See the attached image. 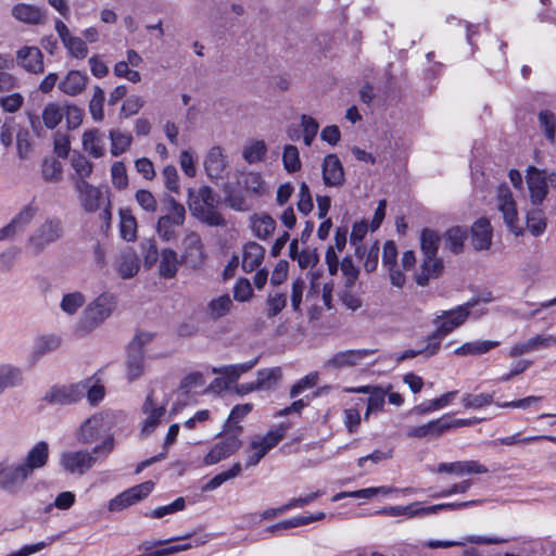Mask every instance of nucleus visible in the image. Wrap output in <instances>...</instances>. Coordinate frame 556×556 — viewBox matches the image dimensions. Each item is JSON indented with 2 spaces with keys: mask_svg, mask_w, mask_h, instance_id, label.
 Listing matches in <instances>:
<instances>
[{
  "mask_svg": "<svg viewBox=\"0 0 556 556\" xmlns=\"http://www.w3.org/2000/svg\"><path fill=\"white\" fill-rule=\"evenodd\" d=\"M50 448L46 441H38L21 460L4 458L0 462V489L7 492L20 490L49 460Z\"/></svg>",
  "mask_w": 556,
  "mask_h": 556,
  "instance_id": "obj_1",
  "label": "nucleus"
},
{
  "mask_svg": "<svg viewBox=\"0 0 556 556\" xmlns=\"http://www.w3.org/2000/svg\"><path fill=\"white\" fill-rule=\"evenodd\" d=\"M115 437L109 435L91 450H68L60 454L61 469L72 476H84L99 459L108 457L115 448Z\"/></svg>",
  "mask_w": 556,
  "mask_h": 556,
  "instance_id": "obj_2",
  "label": "nucleus"
},
{
  "mask_svg": "<svg viewBox=\"0 0 556 556\" xmlns=\"http://www.w3.org/2000/svg\"><path fill=\"white\" fill-rule=\"evenodd\" d=\"M241 192L230 190L225 197V203L237 212H248L252 208V200L267 193V184L258 172L242 173L238 179Z\"/></svg>",
  "mask_w": 556,
  "mask_h": 556,
  "instance_id": "obj_3",
  "label": "nucleus"
},
{
  "mask_svg": "<svg viewBox=\"0 0 556 556\" xmlns=\"http://www.w3.org/2000/svg\"><path fill=\"white\" fill-rule=\"evenodd\" d=\"M116 307L117 299L113 293L103 292L99 294L85 307L74 328V333L77 337L88 336L110 318Z\"/></svg>",
  "mask_w": 556,
  "mask_h": 556,
  "instance_id": "obj_4",
  "label": "nucleus"
},
{
  "mask_svg": "<svg viewBox=\"0 0 556 556\" xmlns=\"http://www.w3.org/2000/svg\"><path fill=\"white\" fill-rule=\"evenodd\" d=\"M476 302H467L463 305H458L453 309L443 311L438 315L433 323L437 325V329L428 336V344L426 345L427 356L435 355L441 346V340L453 332L456 328L460 327L468 318L470 308Z\"/></svg>",
  "mask_w": 556,
  "mask_h": 556,
  "instance_id": "obj_5",
  "label": "nucleus"
},
{
  "mask_svg": "<svg viewBox=\"0 0 556 556\" xmlns=\"http://www.w3.org/2000/svg\"><path fill=\"white\" fill-rule=\"evenodd\" d=\"M188 194L189 210L197 219L212 227L225 226V218L217 210L219 197L211 187L203 186L195 193L189 189Z\"/></svg>",
  "mask_w": 556,
  "mask_h": 556,
  "instance_id": "obj_6",
  "label": "nucleus"
},
{
  "mask_svg": "<svg viewBox=\"0 0 556 556\" xmlns=\"http://www.w3.org/2000/svg\"><path fill=\"white\" fill-rule=\"evenodd\" d=\"M116 416L111 410H102L91 415L75 431V438L79 444L90 445L114 435L112 429L115 426Z\"/></svg>",
  "mask_w": 556,
  "mask_h": 556,
  "instance_id": "obj_7",
  "label": "nucleus"
},
{
  "mask_svg": "<svg viewBox=\"0 0 556 556\" xmlns=\"http://www.w3.org/2000/svg\"><path fill=\"white\" fill-rule=\"evenodd\" d=\"M162 212L156 222V233L162 241L168 242L178 237L177 228L185 224L186 208L174 197L166 195L163 199Z\"/></svg>",
  "mask_w": 556,
  "mask_h": 556,
  "instance_id": "obj_8",
  "label": "nucleus"
},
{
  "mask_svg": "<svg viewBox=\"0 0 556 556\" xmlns=\"http://www.w3.org/2000/svg\"><path fill=\"white\" fill-rule=\"evenodd\" d=\"M62 220L58 217H49L37 227L27 239V248L34 255H39L45 249L63 237Z\"/></svg>",
  "mask_w": 556,
  "mask_h": 556,
  "instance_id": "obj_9",
  "label": "nucleus"
},
{
  "mask_svg": "<svg viewBox=\"0 0 556 556\" xmlns=\"http://www.w3.org/2000/svg\"><path fill=\"white\" fill-rule=\"evenodd\" d=\"M495 205L509 231L516 237L522 236L525 229L519 224L517 204L507 185L503 184L497 187Z\"/></svg>",
  "mask_w": 556,
  "mask_h": 556,
  "instance_id": "obj_10",
  "label": "nucleus"
},
{
  "mask_svg": "<svg viewBox=\"0 0 556 556\" xmlns=\"http://www.w3.org/2000/svg\"><path fill=\"white\" fill-rule=\"evenodd\" d=\"M152 336L148 332L137 333L127 349L125 362L126 377L129 382L139 379L144 372V351L143 346L148 344Z\"/></svg>",
  "mask_w": 556,
  "mask_h": 556,
  "instance_id": "obj_11",
  "label": "nucleus"
},
{
  "mask_svg": "<svg viewBox=\"0 0 556 556\" xmlns=\"http://www.w3.org/2000/svg\"><path fill=\"white\" fill-rule=\"evenodd\" d=\"M166 401H160L155 393L150 392L141 407L142 414L146 416L142 420L141 433L144 437L154 432L166 413Z\"/></svg>",
  "mask_w": 556,
  "mask_h": 556,
  "instance_id": "obj_12",
  "label": "nucleus"
},
{
  "mask_svg": "<svg viewBox=\"0 0 556 556\" xmlns=\"http://www.w3.org/2000/svg\"><path fill=\"white\" fill-rule=\"evenodd\" d=\"M88 382H77L52 387L46 394L45 401L54 405H71L85 396Z\"/></svg>",
  "mask_w": 556,
  "mask_h": 556,
  "instance_id": "obj_13",
  "label": "nucleus"
},
{
  "mask_svg": "<svg viewBox=\"0 0 556 556\" xmlns=\"http://www.w3.org/2000/svg\"><path fill=\"white\" fill-rule=\"evenodd\" d=\"M204 169L212 181L224 179L228 176L229 160L220 146L212 147L204 156Z\"/></svg>",
  "mask_w": 556,
  "mask_h": 556,
  "instance_id": "obj_14",
  "label": "nucleus"
},
{
  "mask_svg": "<svg viewBox=\"0 0 556 556\" xmlns=\"http://www.w3.org/2000/svg\"><path fill=\"white\" fill-rule=\"evenodd\" d=\"M153 488L154 483L152 481H146L129 488L112 498L108 508L110 511H121L147 497Z\"/></svg>",
  "mask_w": 556,
  "mask_h": 556,
  "instance_id": "obj_15",
  "label": "nucleus"
},
{
  "mask_svg": "<svg viewBox=\"0 0 556 556\" xmlns=\"http://www.w3.org/2000/svg\"><path fill=\"white\" fill-rule=\"evenodd\" d=\"M376 352V350L370 349H359V350H346L336 353L331 358H329L325 366L331 369H343L348 367H353L361 365L364 359L369 357Z\"/></svg>",
  "mask_w": 556,
  "mask_h": 556,
  "instance_id": "obj_16",
  "label": "nucleus"
},
{
  "mask_svg": "<svg viewBox=\"0 0 556 556\" xmlns=\"http://www.w3.org/2000/svg\"><path fill=\"white\" fill-rule=\"evenodd\" d=\"M241 446L239 433L228 434L217 442L204 457V464L215 465L236 453Z\"/></svg>",
  "mask_w": 556,
  "mask_h": 556,
  "instance_id": "obj_17",
  "label": "nucleus"
},
{
  "mask_svg": "<svg viewBox=\"0 0 556 556\" xmlns=\"http://www.w3.org/2000/svg\"><path fill=\"white\" fill-rule=\"evenodd\" d=\"M450 431L448 415L420 426L409 427L407 437L417 439H437Z\"/></svg>",
  "mask_w": 556,
  "mask_h": 556,
  "instance_id": "obj_18",
  "label": "nucleus"
},
{
  "mask_svg": "<svg viewBox=\"0 0 556 556\" xmlns=\"http://www.w3.org/2000/svg\"><path fill=\"white\" fill-rule=\"evenodd\" d=\"M182 262L191 267H200L205 258L201 237L197 232H190L184 239Z\"/></svg>",
  "mask_w": 556,
  "mask_h": 556,
  "instance_id": "obj_19",
  "label": "nucleus"
},
{
  "mask_svg": "<svg viewBox=\"0 0 556 556\" xmlns=\"http://www.w3.org/2000/svg\"><path fill=\"white\" fill-rule=\"evenodd\" d=\"M527 186L530 201L533 205H541L547 195L546 176L536 167L530 166L527 172Z\"/></svg>",
  "mask_w": 556,
  "mask_h": 556,
  "instance_id": "obj_20",
  "label": "nucleus"
},
{
  "mask_svg": "<svg viewBox=\"0 0 556 556\" xmlns=\"http://www.w3.org/2000/svg\"><path fill=\"white\" fill-rule=\"evenodd\" d=\"M556 345V337L553 334L542 336L536 334L526 341L515 343L508 353L510 357H518L520 355L538 351L541 349H547Z\"/></svg>",
  "mask_w": 556,
  "mask_h": 556,
  "instance_id": "obj_21",
  "label": "nucleus"
},
{
  "mask_svg": "<svg viewBox=\"0 0 556 556\" xmlns=\"http://www.w3.org/2000/svg\"><path fill=\"white\" fill-rule=\"evenodd\" d=\"M323 180L328 187H340L344 182V170L336 154H328L323 162Z\"/></svg>",
  "mask_w": 556,
  "mask_h": 556,
  "instance_id": "obj_22",
  "label": "nucleus"
},
{
  "mask_svg": "<svg viewBox=\"0 0 556 556\" xmlns=\"http://www.w3.org/2000/svg\"><path fill=\"white\" fill-rule=\"evenodd\" d=\"M80 200V204L86 212L93 213L100 208L102 192L99 188L88 181H79L75 186Z\"/></svg>",
  "mask_w": 556,
  "mask_h": 556,
  "instance_id": "obj_23",
  "label": "nucleus"
},
{
  "mask_svg": "<svg viewBox=\"0 0 556 556\" xmlns=\"http://www.w3.org/2000/svg\"><path fill=\"white\" fill-rule=\"evenodd\" d=\"M493 229L486 218H479L471 226V244L476 251L489 250L492 244Z\"/></svg>",
  "mask_w": 556,
  "mask_h": 556,
  "instance_id": "obj_24",
  "label": "nucleus"
},
{
  "mask_svg": "<svg viewBox=\"0 0 556 556\" xmlns=\"http://www.w3.org/2000/svg\"><path fill=\"white\" fill-rule=\"evenodd\" d=\"M17 63L29 73L43 72V55L36 47H23L17 51Z\"/></svg>",
  "mask_w": 556,
  "mask_h": 556,
  "instance_id": "obj_25",
  "label": "nucleus"
},
{
  "mask_svg": "<svg viewBox=\"0 0 556 556\" xmlns=\"http://www.w3.org/2000/svg\"><path fill=\"white\" fill-rule=\"evenodd\" d=\"M83 149L90 156L100 159L105 153V136L98 128L86 130L83 135Z\"/></svg>",
  "mask_w": 556,
  "mask_h": 556,
  "instance_id": "obj_26",
  "label": "nucleus"
},
{
  "mask_svg": "<svg viewBox=\"0 0 556 556\" xmlns=\"http://www.w3.org/2000/svg\"><path fill=\"white\" fill-rule=\"evenodd\" d=\"M12 15L20 22L39 25L46 20L45 11L36 5L28 3H18L12 8Z\"/></svg>",
  "mask_w": 556,
  "mask_h": 556,
  "instance_id": "obj_27",
  "label": "nucleus"
},
{
  "mask_svg": "<svg viewBox=\"0 0 556 556\" xmlns=\"http://www.w3.org/2000/svg\"><path fill=\"white\" fill-rule=\"evenodd\" d=\"M265 249L254 242L250 241L244 244L242 252V269L245 273H251L257 269L263 263Z\"/></svg>",
  "mask_w": 556,
  "mask_h": 556,
  "instance_id": "obj_28",
  "label": "nucleus"
},
{
  "mask_svg": "<svg viewBox=\"0 0 556 556\" xmlns=\"http://www.w3.org/2000/svg\"><path fill=\"white\" fill-rule=\"evenodd\" d=\"M140 262L132 251H123L115 261V269L122 279H130L137 275Z\"/></svg>",
  "mask_w": 556,
  "mask_h": 556,
  "instance_id": "obj_29",
  "label": "nucleus"
},
{
  "mask_svg": "<svg viewBox=\"0 0 556 556\" xmlns=\"http://www.w3.org/2000/svg\"><path fill=\"white\" fill-rule=\"evenodd\" d=\"M23 381V371L20 367L10 363L0 364V396L7 389L22 386Z\"/></svg>",
  "mask_w": 556,
  "mask_h": 556,
  "instance_id": "obj_30",
  "label": "nucleus"
},
{
  "mask_svg": "<svg viewBox=\"0 0 556 556\" xmlns=\"http://www.w3.org/2000/svg\"><path fill=\"white\" fill-rule=\"evenodd\" d=\"M439 472L469 475V473H486L489 469L477 460L442 463L438 467Z\"/></svg>",
  "mask_w": 556,
  "mask_h": 556,
  "instance_id": "obj_31",
  "label": "nucleus"
},
{
  "mask_svg": "<svg viewBox=\"0 0 556 556\" xmlns=\"http://www.w3.org/2000/svg\"><path fill=\"white\" fill-rule=\"evenodd\" d=\"M421 503L415 502L406 506H390L386 507L382 510L378 511L379 514L397 517V516H406L408 518H414L417 516H426L431 515L439 506H428L421 507Z\"/></svg>",
  "mask_w": 556,
  "mask_h": 556,
  "instance_id": "obj_32",
  "label": "nucleus"
},
{
  "mask_svg": "<svg viewBox=\"0 0 556 556\" xmlns=\"http://www.w3.org/2000/svg\"><path fill=\"white\" fill-rule=\"evenodd\" d=\"M443 270V262L437 255H425L420 271L416 275V283L425 287L431 278H437Z\"/></svg>",
  "mask_w": 556,
  "mask_h": 556,
  "instance_id": "obj_33",
  "label": "nucleus"
},
{
  "mask_svg": "<svg viewBox=\"0 0 556 556\" xmlns=\"http://www.w3.org/2000/svg\"><path fill=\"white\" fill-rule=\"evenodd\" d=\"M497 346H500V341L496 340L470 341L456 348L454 354L457 356H478L483 355Z\"/></svg>",
  "mask_w": 556,
  "mask_h": 556,
  "instance_id": "obj_34",
  "label": "nucleus"
},
{
  "mask_svg": "<svg viewBox=\"0 0 556 556\" xmlns=\"http://www.w3.org/2000/svg\"><path fill=\"white\" fill-rule=\"evenodd\" d=\"M250 220L253 233L262 240H266L275 231L276 222L266 213L253 214Z\"/></svg>",
  "mask_w": 556,
  "mask_h": 556,
  "instance_id": "obj_35",
  "label": "nucleus"
},
{
  "mask_svg": "<svg viewBox=\"0 0 556 556\" xmlns=\"http://www.w3.org/2000/svg\"><path fill=\"white\" fill-rule=\"evenodd\" d=\"M87 79L86 74L79 71H71L59 83V88L65 94L76 96L85 89Z\"/></svg>",
  "mask_w": 556,
  "mask_h": 556,
  "instance_id": "obj_36",
  "label": "nucleus"
},
{
  "mask_svg": "<svg viewBox=\"0 0 556 556\" xmlns=\"http://www.w3.org/2000/svg\"><path fill=\"white\" fill-rule=\"evenodd\" d=\"M258 362V358L251 359L241 364L227 365L223 367H213L214 374L224 376L229 383L236 382L241 375L250 371Z\"/></svg>",
  "mask_w": 556,
  "mask_h": 556,
  "instance_id": "obj_37",
  "label": "nucleus"
},
{
  "mask_svg": "<svg viewBox=\"0 0 556 556\" xmlns=\"http://www.w3.org/2000/svg\"><path fill=\"white\" fill-rule=\"evenodd\" d=\"M62 344V338L56 334H45L38 337L33 346V357L39 359L45 354L56 351Z\"/></svg>",
  "mask_w": 556,
  "mask_h": 556,
  "instance_id": "obj_38",
  "label": "nucleus"
},
{
  "mask_svg": "<svg viewBox=\"0 0 556 556\" xmlns=\"http://www.w3.org/2000/svg\"><path fill=\"white\" fill-rule=\"evenodd\" d=\"M71 165L74 169V174L72 176V180L74 185L81 181H87L93 172V164L83 154H74L71 159Z\"/></svg>",
  "mask_w": 556,
  "mask_h": 556,
  "instance_id": "obj_39",
  "label": "nucleus"
},
{
  "mask_svg": "<svg viewBox=\"0 0 556 556\" xmlns=\"http://www.w3.org/2000/svg\"><path fill=\"white\" fill-rule=\"evenodd\" d=\"M526 224L529 232L534 237L542 236L547 227V219L542 208L534 207L527 212Z\"/></svg>",
  "mask_w": 556,
  "mask_h": 556,
  "instance_id": "obj_40",
  "label": "nucleus"
},
{
  "mask_svg": "<svg viewBox=\"0 0 556 556\" xmlns=\"http://www.w3.org/2000/svg\"><path fill=\"white\" fill-rule=\"evenodd\" d=\"M178 255L172 249H164L161 252V260L159 265V274L165 279H172L176 276L178 270Z\"/></svg>",
  "mask_w": 556,
  "mask_h": 556,
  "instance_id": "obj_41",
  "label": "nucleus"
},
{
  "mask_svg": "<svg viewBox=\"0 0 556 556\" xmlns=\"http://www.w3.org/2000/svg\"><path fill=\"white\" fill-rule=\"evenodd\" d=\"M467 238V231L460 226H454L447 229L443 236L444 245L454 254L463 251L464 242Z\"/></svg>",
  "mask_w": 556,
  "mask_h": 556,
  "instance_id": "obj_42",
  "label": "nucleus"
},
{
  "mask_svg": "<svg viewBox=\"0 0 556 556\" xmlns=\"http://www.w3.org/2000/svg\"><path fill=\"white\" fill-rule=\"evenodd\" d=\"M232 301L228 294H223L208 302L206 313L212 319H219L229 314Z\"/></svg>",
  "mask_w": 556,
  "mask_h": 556,
  "instance_id": "obj_43",
  "label": "nucleus"
},
{
  "mask_svg": "<svg viewBox=\"0 0 556 556\" xmlns=\"http://www.w3.org/2000/svg\"><path fill=\"white\" fill-rule=\"evenodd\" d=\"M441 237L438 231L425 228L420 233V249L425 255H437Z\"/></svg>",
  "mask_w": 556,
  "mask_h": 556,
  "instance_id": "obj_44",
  "label": "nucleus"
},
{
  "mask_svg": "<svg viewBox=\"0 0 556 556\" xmlns=\"http://www.w3.org/2000/svg\"><path fill=\"white\" fill-rule=\"evenodd\" d=\"M282 371L280 367L265 368L257 371L256 387L258 390H270L274 388L280 378Z\"/></svg>",
  "mask_w": 556,
  "mask_h": 556,
  "instance_id": "obj_45",
  "label": "nucleus"
},
{
  "mask_svg": "<svg viewBox=\"0 0 556 556\" xmlns=\"http://www.w3.org/2000/svg\"><path fill=\"white\" fill-rule=\"evenodd\" d=\"M119 229L124 240L130 242L137 237V220L129 210L119 211Z\"/></svg>",
  "mask_w": 556,
  "mask_h": 556,
  "instance_id": "obj_46",
  "label": "nucleus"
},
{
  "mask_svg": "<svg viewBox=\"0 0 556 556\" xmlns=\"http://www.w3.org/2000/svg\"><path fill=\"white\" fill-rule=\"evenodd\" d=\"M109 137L111 139V153L113 156H118L126 152L132 142L130 134H124L115 129L109 131Z\"/></svg>",
  "mask_w": 556,
  "mask_h": 556,
  "instance_id": "obj_47",
  "label": "nucleus"
},
{
  "mask_svg": "<svg viewBox=\"0 0 556 556\" xmlns=\"http://www.w3.org/2000/svg\"><path fill=\"white\" fill-rule=\"evenodd\" d=\"M266 152V143L263 140H254L243 148L242 156L247 163L254 164L263 161Z\"/></svg>",
  "mask_w": 556,
  "mask_h": 556,
  "instance_id": "obj_48",
  "label": "nucleus"
},
{
  "mask_svg": "<svg viewBox=\"0 0 556 556\" xmlns=\"http://www.w3.org/2000/svg\"><path fill=\"white\" fill-rule=\"evenodd\" d=\"M85 302L86 296L81 292L75 291L63 295L60 307L65 314L73 316L83 307Z\"/></svg>",
  "mask_w": 556,
  "mask_h": 556,
  "instance_id": "obj_49",
  "label": "nucleus"
},
{
  "mask_svg": "<svg viewBox=\"0 0 556 556\" xmlns=\"http://www.w3.org/2000/svg\"><path fill=\"white\" fill-rule=\"evenodd\" d=\"M39 208L37 204L31 201L26 204L13 218L12 224L16 227V229L21 232L23 231L33 220V218L38 213Z\"/></svg>",
  "mask_w": 556,
  "mask_h": 556,
  "instance_id": "obj_50",
  "label": "nucleus"
},
{
  "mask_svg": "<svg viewBox=\"0 0 556 556\" xmlns=\"http://www.w3.org/2000/svg\"><path fill=\"white\" fill-rule=\"evenodd\" d=\"M41 173L46 181L59 182L63 175L62 164L54 157L45 159L41 165Z\"/></svg>",
  "mask_w": 556,
  "mask_h": 556,
  "instance_id": "obj_51",
  "label": "nucleus"
},
{
  "mask_svg": "<svg viewBox=\"0 0 556 556\" xmlns=\"http://www.w3.org/2000/svg\"><path fill=\"white\" fill-rule=\"evenodd\" d=\"M540 128L543 130L545 138L551 142H555L556 137V116L552 111L542 110L539 115Z\"/></svg>",
  "mask_w": 556,
  "mask_h": 556,
  "instance_id": "obj_52",
  "label": "nucleus"
},
{
  "mask_svg": "<svg viewBox=\"0 0 556 556\" xmlns=\"http://www.w3.org/2000/svg\"><path fill=\"white\" fill-rule=\"evenodd\" d=\"M287 305V295L283 292L278 290H273L268 293L266 298V306L267 312L266 315L268 318H273L277 316Z\"/></svg>",
  "mask_w": 556,
  "mask_h": 556,
  "instance_id": "obj_53",
  "label": "nucleus"
},
{
  "mask_svg": "<svg viewBox=\"0 0 556 556\" xmlns=\"http://www.w3.org/2000/svg\"><path fill=\"white\" fill-rule=\"evenodd\" d=\"M64 105L58 103H48L42 112V119L46 127L53 129L55 128L64 117Z\"/></svg>",
  "mask_w": 556,
  "mask_h": 556,
  "instance_id": "obj_54",
  "label": "nucleus"
},
{
  "mask_svg": "<svg viewBox=\"0 0 556 556\" xmlns=\"http://www.w3.org/2000/svg\"><path fill=\"white\" fill-rule=\"evenodd\" d=\"M324 517H325L324 513H318L316 515H312L308 517H300V516L293 517L291 519H287V520H283L281 522L270 526L268 528V530L274 532V531H279V530L296 528V527L304 526V525H307V523L316 521V520H320Z\"/></svg>",
  "mask_w": 556,
  "mask_h": 556,
  "instance_id": "obj_55",
  "label": "nucleus"
},
{
  "mask_svg": "<svg viewBox=\"0 0 556 556\" xmlns=\"http://www.w3.org/2000/svg\"><path fill=\"white\" fill-rule=\"evenodd\" d=\"M493 403V394L480 393L471 394L465 393L462 397V404L467 409H480Z\"/></svg>",
  "mask_w": 556,
  "mask_h": 556,
  "instance_id": "obj_56",
  "label": "nucleus"
},
{
  "mask_svg": "<svg viewBox=\"0 0 556 556\" xmlns=\"http://www.w3.org/2000/svg\"><path fill=\"white\" fill-rule=\"evenodd\" d=\"M541 440H547L553 443H556V437H552V435H531V437L521 438L520 433H515L509 437L498 438L495 441H493V444L494 445L502 444V445H506V446H511V445H515L518 443H531V442H538Z\"/></svg>",
  "mask_w": 556,
  "mask_h": 556,
  "instance_id": "obj_57",
  "label": "nucleus"
},
{
  "mask_svg": "<svg viewBox=\"0 0 556 556\" xmlns=\"http://www.w3.org/2000/svg\"><path fill=\"white\" fill-rule=\"evenodd\" d=\"M283 167L288 173H295L301 169L299 149L295 146L287 144L282 153Z\"/></svg>",
  "mask_w": 556,
  "mask_h": 556,
  "instance_id": "obj_58",
  "label": "nucleus"
},
{
  "mask_svg": "<svg viewBox=\"0 0 556 556\" xmlns=\"http://www.w3.org/2000/svg\"><path fill=\"white\" fill-rule=\"evenodd\" d=\"M288 427L280 425L278 428L268 431L265 435H255V440H260L262 445L269 452L275 447L286 435Z\"/></svg>",
  "mask_w": 556,
  "mask_h": 556,
  "instance_id": "obj_59",
  "label": "nucleus"
},
{
  "mask_svg": "<svg viewBox=\"0 0 556 556\" xmlns=\"http://www.w3.org/2000/svg\"><path fill=\"white\" fill-rule=\"evenodd\" d=\"M241 472V465L240 463H236L232 465V467L224 472H220L216 475L214 478H212L204 486L203 491H212L220 486L223 483L228 481L229 479H232L237 477Z\"/></svg>",
  "mask_w": 556,
  "mask_h": 556,
  "instance_id": "obj_60",
  "label": "nucleus"
},
{
  "mask_svg": "<svg viewBox=\"0 0 556 556\" xmlns=\"http://www.w3.org/2000/svg\"><path fill=\"white\" fill-rule=\"evenodd\" d=\"M392 390L391 384L387 386H378L371 392V394L367 399V405L369 406V410L380 412L384 406V399L389 391Z\"/></svg>",
  "mask_w": 556,
  "mask_h": 556,
  "instance_id": "obj_61",
  "label": "nucleus"
},
{
  "mask_svg": "<svg viewBox=\"0 0 556 556\" xmlns=\"http://www.w3.org/2000/svg\"><path fill=\"white\" fill-rule=\"evenodd\" d=\"M104 91L100 87H96L92 98L89 102V112L96 122H101L104 118L103 113Z\"/></svg>",
  "mask_w": 556,
  "mask_h": 556,
  "instance_id": "obj_62",
  "label": "nucleus"
},
{
  "mask_svg": "<svg viewBox=\"0 0 556 556\" xmlns=\"http://www.w3.org/2000/svg\"><path fill=\"white\" fill-rule=\"evenodd\" d=\"M301 126L303 128L304 143L306 147H309L318 132L319 124L314 117L303 114L301 116Z\"/></svg>",
  "mask_w": 556,
  "mask_h": 556,
  "instance_id": "obj_63",
  "label": "nucleus"
},
{
  "mask_svg": "<svg viewBox=\"0 0 556 556\" xmlns=\"http://www.w3.org/2000/svg\"><path fill=\"white\" fill-rule=\"evenodd\" d=\"M63 45L68 50L70 54L76 59H85L88 54L86 41L80 37L71 36Z\"/></svg>",
  "mask_w": 556,
  "mask_h": 556,
  "instance_id": "obj_64",
  "label": "nucleus"
}]
</instances>
